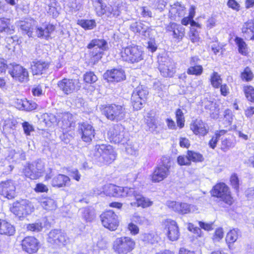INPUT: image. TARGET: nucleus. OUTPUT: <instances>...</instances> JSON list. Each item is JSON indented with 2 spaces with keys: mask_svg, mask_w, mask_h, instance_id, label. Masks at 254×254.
I'll return each mask as SVG.
<instances>
[{
  "mask_svg": "<svg viewBox=\"0 0 254 254\" xmlns=\"http://www.w3.org/2000/svg\"><path fill=\"white\" fill-rule=\"evenodd\" d=\"M93 156L100 164H110L116 158V154L112 146L101 144L95 146Z\"/></svg>",
  "mask_w": 254,
  "mask_h": 254,
  "instance_id": "1",
  "label": "nucleus"
},
{
  "mask_svg": "<svg viewBox=\"0 0 254 254\" xmlns=\"http://www.w3.org/2000/svg\"><path fill=\"white\" fill-rule=\"evenodd\" d=\"M120 55L124 61L135 64L143 60L144 53L138 46L130 45L123 47L121 51Z\"/></svg>",
  "mask_w": 254,
  "mask_h": 254,
  "instance_id": "2",
  "label": "nucleus"
},
{
  "mask_svg": "<svg viewBox=\"0 0 254 254\" xmlns=\"http://www.w3.org/2000/svg\"><path fill=\"white\" fill-rule=\"evenodd\" d=\"M87 48L90 50V60L94 64L101 60L104 52L108 49V45L104 39H93L88 45Z\"/></svg>",
  "mask_w": 254,
  "mask_h": 254,
  "instance_id": "3",
  "label": "nucleus"
},
{
  "mask_svg": "<svg viewBox=\"0 0 254 254\" xmlns=\"http://www.w3.org/2000/svg\"><path fill=\"white\" fill-rule=\"evenodd\" d=\"M98 16L106 15L108 17H117L120 14L119 5H106L104 0H90Z\"/></svg>",
  "mask_w": 254,
  "mask_h": 254,
  "instance_id": "4",
  "label": "nucleus"
},
{
  "mask_svg": "<svg viewBox=\"0 0 254 254\" xmlns=\"http://www.w3.org/2000/svg\"><path fill=\"white\" fill-rule=\"evenodd\" d=\"M135 243L129 237L117 238L113 242V249L118 254H127L135 248Z\"/></svg>",
  "mask_w": 254,
  "mask_h": 254,
  "instance_id": "5",
  "label": "nucleus"
},
{
  "mask_svg": "<svg viewBox=\"0 0 254 254\" xmlns=\"http://www.w3.org/2000/svg\"><path fill=\"white\" fill-rule=\"evenodd\" d=\"M33 204L27 199H21L13 203L11 212L19 218H24L34 211Z\"/></svg>",
  "mask_w": 254,
  "mask_h": 254,
  "instance_id": "6",
  "label": "nucleus"
},
{
  "mask_svg": "<svg viewBox=\"0 0 254 254\" xmlns=\"http://www.w3.org/2000/svg\"><path fill=\"white\" fill-rule=\"evenodd\" d=\"M171 168L169 159L167 157H163L161 159V164L155 168L151 176L153 182H160L166 179L170 174Z\"/></svg>",
  "mask_w": 254,
  "mask_h": 254,
  "instance_id": "7",
  "label": "nucleus"
},
{
  "mask_svg": "<svg viewBox=\"0 0 254 254\" xmlns=\"http://www.w3.org/2000/svg\"><path fill=\"white\" fill-rule=\"evenodd\" d=\"M103 112L108 119L116 122L123 120L126 114L123 106L115 104L107 105L104 108Z\"/></svg>",
  "mask_w": 254,
  "mask_h": 254,
  "instance_id": "8",
  "label": "nucleus"
},
{
  "mask_svg": "<svg viewBox=\"0 0 254 254\" xmlns=\"http://www.w3.org/2000/svg\"><path fill=\"white\" fill-rule=\"evenodd\" d=\"M211 193L213 196L220 198L221 200L229 205L232 204L234 202L229 188L223 183L216 184L213 187Z\"/></svg>",
  "mask_w": 254,
  "mask_h": 254,
  "instance_id": "9",
  "label": "nucleus"
},
{
  "mask_svg": "<svg viewBox=\"0 0 254 254\" xmlns=\"http://www.w3.org/2000/svg\"><path fill=\"white\" fill-rule=\"evenodd\" d=\"M158 61L161 74L164 77L173 76L176 72L173 61L165 55L159 57Z\"/></svg>",
  "mask_w": 254,
  "mask_h": 254,
  "instance_id": "10",
  "label": "nucleus"
},
{
  "mask_svg": "<svg viewBox=\"0 0 254 254\" xmlns=\"http://www.w3.org/2000/svg\"><path fill=\"white\" fill-rule=\"evenodd\" d=\"M107 135L111 142L124 145L127 143V139L125 136V128L122 125H116L110 127Z\"/></svg>",
  "mask_w": 254,
  "mask_h": 254,
  "instance_id": "11",
  "label": "nucleus"
},
{
  "mask_svg": "<svg viewBox=\"0 0 254 254\" xmlns=\"http://www.w3.org/2000/svg\"><path fill=\"white\" fill-rule=\"evenodd\" d=\"M166 205L169 208L180 214L193 213L197 210L195 205L185 202L169 200L167 201Z\"/></svg>",
  "mask_w": 254,
  "mask_h": 254,
  "instance_id": "12",
  "label": "nucleus"
},
{
  "mask_svg": "<svg viewBox=\"0 0 254 254\" xmlns=\"http://www.w3.org/2000/svg\"><path fill=\"white\" fill-rule=\"evenodd\" d=\"M103 193L114 197H127L132 192L130 188L118 187L112 184L105 185L103 187Z\"/></svg>",
  "mask_w": 254,
  "mask_h": 254,
  "instance_id": "13",
  "label": "nucleus"
},
{
  "mask_svg": "<svg viewBox=\"0 0 254 254\" xmlns=\"http://www.w3.org/2000/svg\"><path fill=\"white\" fill-rule=\"evenodd\" d=\"M103 226L111 231H115L119 226L118 216L112 211H107L100 215Z\"/></svg>",
  "mask_w": 254,
  "mask_h": 254,
  "instance_id": "14",
  "label": "nucleus"
},
{
  "mask_svg": "<svg viewBox=\"0 0 254 254\" xmlns=\"http://www.w3.org/2000/svg\"><path fill=\"white\" fill-rule=\"evenodd\" d=\"M132 192L127 194V197L130 200L132 198L135 200V201L130 202V205L134 207H141L146 208L152 205L153 202L149 198L144 197L139 192L135 190L134 188H130Z\"/></svg>",
  "mask_w": 254,
  "mask_h": 254,
  "instance_id": "15",
  "label": "nucleus"
},
{
  "mask_svg": "<svg viewBox=\"0 0 254 254\" xmlns=\"http://www.w3.org/2000/svg\"><path fill=\"white\" fill-rule=\"evenodd\" d=\"M60 89L65 94H69L80 88V83L77 79L64 78L58 82Z\"/></svg>",
  "mask_w": 254,
  "mask_h": 254,
  "instance_id": "16",
  "label": "nucleus"
},
{
  "mask_svg": "<svg viewBox=\"0 0 254 254\" xmlns=\"http://www.w3.org/2000/svg\"><path fill=\"white\" fill-rule=\"evenodd\" d=\"M8 73L16 81L25 82L29 80V73L27 69L19 64H13L9 68Z\"/></svg>",
  "mask_w": 254,
  "mask_h": 254,
  "instance_id": "17",
  "label": "nucleus"
},
{
  "mask_svg": "<svg viewBox=\"0 0 254 254\" xmlns=\"http://www.w3.org/2000/svg\"><path fill=\"white\" fill-rule=\"evenodd\" d=\"M44 170V165L41 162L28 164L24 169L25 176L32 180H35L41 176Z\"/></svg>",
  "mask_w": 254,
  "mask_h": 254,
  "instance_id": "18",
  "label": "nucleus"
},
{
  "mask_svg": "<svg viewBox=\"0 0 254 254\" xmlns=\"http://www.w3.org/2000/svg\"><path fill=\"white\" fill-rule=\"evenodd\" d=\"M0 194L9 199L13 198L16 195V187L14 182L11 180L0 182Z\"/></svg>",
  "mask_w": 254,
  "mask_h": 254,
  "instance_id": "19",
  "label": "nucleus"
},
{
  "mask_svg": "<svg viewBox=\"0 0 254 254\" xmlns=\"http://www.w3.org/2000/svg\"><path fill=\"white\" fill-rule=\"evenodd\" d=\"M48 241L50 243L58 246H65L69 242L66 234L59 230L50 231Z\"/></svg>",
  "mask_w": 254,
  "mask_h": 254,
  "instance_id": "20",
  "label": "nucleus"
},
{
  "mask_svg": "<svg viewBox=\"0 0 254 254\" xmlns=\"http://www.w3.org/2000/svg\"><path fill=\"white\" fill-rule=\"evenodd\" d=\"M163 225L167 231V236L170 240L176 241L180 236L179 227L174 220L170 219L165 220L163 222Z\"/></svg>",
  "mask_w": 254,
  "mask_h": 254,
  "instance_id": "21",
  "label": "nucleus"
},
{
  "mask_svg": "<svg viewBox=\"0 0 254 254\" xmlns=\"http://www.w3.org/2000/svg\"><path fill=\"white\" fill-rule=\"evenodd\" d=\"M58 117L60 119L58 121V126L63 129V131L68 132L74 127V120L70 113H61Z\"/></svg>",
  "mask_w": 254,
  "mask_h": 254,
  "instance_id": "22",
  "label": "nucleus"
},
{
  "mask_svg": "<svg viewBox=\"0 0 254 254\" xmlns=\"http://www.w3.org/2000/svg\"><path fill=\"white\" fill-rule=\"evenodd\" d=\"M21 246L23 251L31 254L37 252L39 248V242L35 237L28 236L22 241Z\"/></svg>",
  "mask_w": 254,
  "mask_h": 254,
  "instance_id": "23",
  "label": "nucleus"
},
{
  "mask_svg": "<svg viewBox=\"0 0 254 254\" xmlns=\"http://www.w3.org/2000/svg\"><path fill=\"white\" fill-rule=\"evenodd\" d=\"M104 76L108 81L120 82L126 79L125 71L122 68H115L108 70Z\"/></svg>",
  "mask_w": 254,
  "mask_h": 254,
  "instance_id": "24",
  "label": "nucleus"
},
{
  "mask_svg": "<svg viewBox=\"0 0 254 254\" xmlns=\"http://www.w3.org/2000/svg\"><path fill=\"white\" fill-rule=\"evenodd\" d=\"M79 133L82 140L86 142H90L95 136V130L90 124L83 123L79 126Z\"/></svg>",
  "mask_w": 254,
  "mask_h": 254,
  "instance_id": "25",
  "label": "nucleus"
},
{
  "mask_svg": "<svg viewBox=\"0 0 254 254\" xmlns=\"http://www.w3.org/2000/svg\"><path fill=\"white\" fill-rule=\"evenodd\" d=\"M190 128L196 135L204 136L208 132V127L202 120L196 119L190 125Z\"/></svg>",
  "mask_w": 254,
  "mask_h": 254,
  "instance_id": "26",
  "label": "nucleus"
},
{
  "mask_svg": "<svg viewBox=\"0 0 254 254\" xmlns=\"http://www.w3.org/2000/svg\"><path fill=\"white\" fill-rule=\"evenodd\" d=\"M55 30L54 25L49 23H44L41 26H37L35 33L39 38H48Z\"/></svg>",
  "mask_w": 254,
  "mask_h": 254,
  "instance_id": "27",
  "label": "nucleus"
},
{
  "mask_svg": "<svg viewBox=\"0 0 254 254\" xmlns=\"http://www.w3.org/2000/svg\"><path fill=\"white\" fill-rule=\"evenodd\" d=\"M49 67V64L42 60L34 61L31 64L32 72L34 75L43 74Z\"/></svg>",
  "mask_w": 254,
  "mask_h": 254,
  "instance_id": "28",
  "label": "nucleus"
},
{
  "mask_svg": "<svg viewBox=\"0 0 254 254\" xmlns=\"http://www.w3.org/2000/svg\"><path fill=\"white\" fill-rule=\"evenodd\" d=\"M220 140H221V149L224 152L227 151L235 145L234 136L232 134L228 133L227 131L226 134L221 137Z\"/></svg>",
  "mask_w": 254,
  "mask_h": 254,
  "instance_id": "29",
  "label": "nucleus"
},
{
  "mask_svg": "<svg viewBox=\"0 0 254 254\" xmlns=\"http://www.w3.org/2000/svg\"><path fill=\"white\" fill-rule=\"evenodd\" d=\"M242 31L246 38L251 40H254V19L249 20L244 23Z\"/></svg>",
  "mask_w": 254,
  "mask_h": 254,
  "instance_id": "30",
  "label": "nucleus"
},
{
  "mask_svg": "<svg viewBox=\"0 0 254 254\" xmlns=\"http://www.w3.org/2000/svg\"><path fill=\"white\" fill-rule=\"evenodd\" d=\"M70 180L68 177L64 175L59 174L53 178L52 185L54 187L61 188L70 185Z\"/></svg>",
  "mask_w": 254,
  "mask_h": 254,
  "instance_id": "31",
  "label": "nucleus"
},
{
  "mask_svg": "<svg viewBox=\"0 0 254 254\" xmlns=\"http://www.w3.org/2000/svg\"><path fill=\"white\" fill-rule=\"evenodd\" d=\"M15 231L13 225L4 220L0 219V234L12 236L14 235Z\"/></svg>",
  "mask_w": 254,
  "mask_h": 254,
  "instance_id": "32",
  "label": "nucleus"
},
{
  "mask_svg": "<svg viewBox=\"0 0 254 254\" xmlns=\"http://www.w3.org/2000/svg\"><path fill=\"white\" fill-rule=\"evenodd\" d=\"M39 202L40 203L42 207L44 209L48 211H52L56 209L57 208V203L56 201L50 197L41 198L39 200Z\"/></svg>",
  "mask_w": 254,
  "mask_h": 254,
  "instance_id": "33",
  "label": "nucleus"
},
{
  "mask_svg": "<svg viewBox=\"0 0 254 254\" xmlns=\"http://www.w3.org/2000/svg\"><path fill=\"white\" fill-rule=\"evenodd\" d=\"M169 12L174 16L181 17L185 13V7L180 2H177L171 5Z\"/></svg>",
  "mask_w": 254,
  "mask_h": 254,
  "instance_id": "34",
  "label": "nucleus"
},
{
  "mask_svg": "<svg viewBox=\"0 0 254 254\" xmlns=\"http://www.w3.org/2000/svg\"><path fill=\"white\" fill-rule=\"evenodd\" d=\"M148 94V90L143 86L136 87L132 93L133 99H136L137 98H140L144 101H145Z\"/></svg>",
  "mask_w": 254,
  "mask_h": 254,
  "instance_id": "35",
  "label": "nucleus"
},
{
  "mask_svg": "<svg viewBox=\"0 0 254 254\" xmlns=\"http://www.w3.org/2000/svg\"><path fill=\"white\" fill-rule=\"evenodd\" d=\"M80 211L82 218L86 222H91L95 217V211L92 208H83Z\"/></svg>",
  "mask_w": 254,
  "mask_h": 254,
  "instance_id": "36",
  "label": "nucleus"
},
{
  "mask_svg": "<svg viewBox=\"0 0 254 254\" xmlns=\"http://www.w3.org/2000/svg\"><path fill=\"white\" fill-rule=\"evenodd\" d=\"M130 28L134 32L143 34L148 30V26L141 22H136L132 23Z\"/></svg>",
  "mask_w": 254,
  "mask_h": 254,
  "instance_id": "37",
  "label": "nucleus"
},
{
  "mask_svg": "<svg viewBox=\"0 0 254 254\" xmlns=\"http://www.w3.org/2000/svg\"><path fill=\"white\" fill-rule=\"evenodd\" d=\"M131 221L140 226L144 227L150 224V221L143 215L135 213L131 218Z\"/></svg>",
  "mask_w": 254,
  "mask_h": 254,
  "instance_id": "38",
  "label": "nucleus"
},
{
  "mask_svg": "<svg viewBox=\"0 0 254 254\" xmlns=\"http://www.w3.org/2000/svg\"><path fill=\"white\" fill-rule=\"evenodd\" d=\"M59 9L57 1L56 0H50L48 5L47 12L53 17H56L59 14Z\"/></svg>",
  "mask_w": 254,
  "mask_h": 254,
  "instance_id": "39",
  "label": "nucleus"
},
{
  "mask_svg": "<svg viewBox=\"0 0 254 254\" xmlns=\"http://www.w3.org/2000/svg\"><path fill=\"white\" fill-rule=\"evenodd\" d=\"M44 121L47 127L58 125V121L57 117L51 113H46L43 115Z\"/></svg>",
  "mask_w": 254,
  "mask_h": 254,
  "instance_id": "40",
  "label": "nucleus"
},
{
  "mask_svg": "<svg viewBox=\"0 0 254 254\" xmlns=\"http://www.w3.org/2000/svg\"><path fill=\"white\" fill-rule=\"evenodd\" d=\"M240 235V232L238 229L231 230L226 235V242L229 245L233 244L237 240Z\"/></svg>",
  "mask_w": 254,
  "mask_h": 254,
  "instance_id": "41",
  "label": "nucleus"
},
{
  "mask_svg": "<svg viewBox=\"0 0 254 254\" xmlns=\"http://www.w3.org/2000/svg\"><path fill=\"white\" fill-rule=\"evenodd\" d=\"M32 22H33L32 20H30L29 22L21 21L19 25L23 33L27 34L29 37H31L33 35Z\"/></svg>",
  "mask_w": 254,
  "mask_h": 254,
  "instance_id": "42",
  "label": "nucleus"
},
{
  "mask_svg": "<svg viewBox=\"0 0 254 254\" xmlns=\"http://www.w3.org/2000/svg\"><path fill=\"white\" fill-rule=\"evenodd\" d=\"M227 133V130L221 129L216 131L215 133V136H213L209 142V145L210 147L214 149L216 146L218 140L220 139L222 136H224Z\"/></svg>",
  "mask_w": 254,
  "mask_h": 254,
  "instance_id": "43",
  "label": "nucleus"
},
{
  "mask_svg": "<svg viewBox=\"0 0 254 254\" xmlns=\"http://www.w3.org/2000/svg\"><path fill=\"white\" fill-rule=\"evenodd\" d=\"M3 32L9 34L13 33V29L12 26L10 27L8 19L0 18V32Z\"/></svg>",
  "mask_w": 254,
  "mask_h": 254,
  "instance_id": "44",
  "label": "nucleus"
},
{
  "mask_svg": "<svg viewBox=\"0 0 254 254\" xmlns=\"http://www.w3.org/2000/svg\"><path fill=\"white\" fill-rule=\"evenodd\" d=\"M235 42L238 47L239 52L243 55L248 54V46L244 40L240 37H236Z\"/></svg>",
  "mask_w": 254,
  "mask_h": 254,
  "instance_id": "45",
  "label": "nucleus"
},
{
  "mask_svg": "<svg viewBox=\"0 0 254 254\" xmlns=\"http://www.w3.org/2000/svg\"><path fill=\"white\" fill-rule=\"evenodd\" d=\"M210 80L212 86L215 88H219L222 82L221 76L216 72H213L211 74Z\"/></svg>",
  "mask_w": 254,
  "mask_h": 254,
  "instance_id": "46",
  "label": "nucleus"
},
{
  "mask_svg": "<svg viewBox=\"0 0 254 254\" xmlns=\"http://www.w3.org/2000/svg\"><path fill=\"white\" fill-rule=\"evenodd\" d=\"M188 155L190 162H202L204 160L202 155L195 151L189 150Z\"/></svg>",
  "mask_w": 254,
  "mask_h": 254,
  "instance_id": "47",
  "label": "nucleus"
},
{
  "mask_svg": "<svg viewBox=\"0 0 254 254\" xmlns=\"http://www.w3.org/2000/svg\"><path fill=\"white\" fill-rule=\"evenodd\" d=\"M26 229L28 231L31 232H39L42 231L43 224L42 222L37 221L33 223L27 224Z\"/></svg>",
  "mask_w": 254,
  "mask_h": 254,
  "instance_id": "48",
  "label": "nucleus"
},
{
  "mask_svg": "<svg viewBox=\"0 0 254 254\" xmlns=\"http://www.w3.org/2000/svg\"><path fill=\"white\" fill-rule=\"evenodd\" d=\"M203 71V68L200 65L190 66L187 69V73L190 75H200Z\"/></svg>",
  "mask_w": 254,
  "mask_h": 254,
  "instance_id": "49",
  "label": "nucleus"
},
{
  "mask_svg": "<svg viewBox=\"0 0 254 254\" xmlns=\"http://www.w3.org/2000/svg\"><path fill=\"white\" fill-rule=\"evenodd\" d=\"M78 23L85 29H92L96 26L94 20H81Z\"/></svg>",
  "mask_w": 254,
  "mask_h": 254,
  "instance_id": "50",
  "label": "nucleus"
},
{
  "mask_svg": "<svg viewBox=\"0 0 254 254\" xmlns=\"http://www.w3.org/2000/svg\"><path fill=\"white\" fill-rule=\"evenodd\" d=\"M245 96L248 100L254 101V88L252 86H246L244 87Z\"/></svg>",
  "mask_w": 254,
  "mask_h": 254,
  "instance_id": "51",
  "label": "nucleus"
},
{
  "mask_svg": "<svg viewBox=\"0 0 254 254\" xmlns=\"http://www.w3.org/2000/svg\"><path fill=\"white\" fill-rule=\"evenodd\" d=\"M176 117L178 126L182 128L184 126L185 118L182 111L178 109L176 111Z\"/></svg>",
  "mask_w": 254,
  "mask_h": 254,
  "instance_id": "52",
  "label": "nucleus"
},
{
  "mask_svg": "<svg viewBox=\"0 0 254 254\" xmlns=\"http://www.w3.org/2000/svg\"><path fill=\"white\" fill-rule=\"evenodd\" d=\"M173 34L174 38L179 40H181L185 35L184 28L182 25L178 24Z\"/></svg>",
  "mask_w": 254,
  "mask_h": 254,
  "instance_id": "53",
  "label": "nucleus"
},
{
  "mask_svg": "<svg viewBox=\"0 0 254 254\" xmlns=\"http://www.w3.org/2000/svg\"><path fill=\"white\" fill-rule=\"evenodd\" d=\"M22 150L17 152L15 150L10 149L8 150V154L6 158L8 160L12 159L13 161H16L22 155Z\"/></svg>",
  "mask_w": 254,
  "mask_h": 254,
  "instance_id": "54",
  "label": "nucleus"
},
{
  "mask_svg": "<svg viewBox=\"0 0 254 254\" xmlns=\"http://www.w3.org/2000/svg\"><path fill=\"white\" fill-rule=\"evenodd\" d=\"M241 78L247 81H251L253 78V73L251 69L247 67L241 73Z\"/></svg>",
  "mask_w": 254,
  "mask_h": 254,
  "instance_id": "55",
  "label": "nucleus"
},
{
  "mask_svg": "<svg viewBox=\"0 0 254 254\" xmlns=\"http://www.w3.org/2000/svg\"><path fill=\"white\" fill-rule=\"evenodd\" d=\"M97 80V77L94 72L90 71L84 75V80L88 83H94Z\"/></svg>",
  "mask_w": 254,
  "mask_h": 254,
  "instance_id": "56",
  "label": "nucleus"
},
{
  "mask_svg": "<svg viewBox=\"0 0 254 254\" xmlns=\"http://www.w3.org/2000/svg\"><path fill=\"white\" fill-rule=\"evenodd\" d=\"M131 100L133 108L136 110L140 109L145 103V101L140 98H137L136 99H133L132 95L131 96Z\"/></svg>",
  "mask_w": 254,
  "mask_h": 254,
  "instance_id": "57",
  "label": "nucleus"
},
{
  "mask_svg": "<svg viewBox=\"0 0 254 254\" xmlns=\"http://www.w3.org/2000/svg\"><path fill=\"white\" fill-rule=\"evenodd\" d=\"M156 237L152 233H145L142 235V240L147 243H154L156 240Z\"/></svg>",
  "mask_w": 254,
  "mask_h": 254,
  "instance_id": "58",
  "label": "nucleus"
},
{
  "mask_svg": "<svg viewBox=\"0 0 254 254\" xmlns=\"http://www.w3.org/2000/svg\"><path fill=\"white\" fill-rule=\"evenodd\" d=\"M37 104L32 101H28L25 99L24 106L22 110L27 111H32L37 108Z\"/></svg>",
  "mask_w": 254,
  "mask_h": 254,
  "instance_id": "59",
  "label": "nucleus"
},
{
  "mask_svg": "<svg viewBox=\"0 0 254 254\" xmlns=\"http://www.w3.org/2000/svg\"><path fill=\"white\" fill-rule=\"evenodd\" d=\"M81 1L82 0H70L68 5L71 10H78L81 7Z\"/></svg>",
  "mask_w": 254,
  "mask_h": 254,
  "instance_id": "60",
  "label": "nucleus"
},
{
  "mask_svg": "<svg viewBox=\"0 0 254 254\" xmlns=\"http://www.w3.org/2000/svg\"><path fill=\"white\" fill-rule=\"evenodd\" d=\"M127 229L132 235H136L139 233V227L132 221L128 224Z\"/></svg>",
  "mask_w": 254,
  "mask_h": 254,
  "instance_id": "61",
  "label": "nucleus"
},
{
  "mask_svg": "<svg viewBox=\"0 0 254 254\" xmlns=\"http://www.w3.org/2000/svg\"><path fill=\"white\" fill-rule=\"evenodd\" d=\"M188 229L190 231L196 234L198 237L201 236L202 231L201 229L197 227H195L193 224L189 223Z\"/></svg>",
  "mask_w": 254,
  "mask_h": 254,
  "instance_id": "62",
  "label": "nucleus"
},
{
  "mask_svg": "<svg viewBox=\"0 0 254 254\" xmlns=\"http://www.w3.org/2000/svg\"><path fill=\"white\" fill-rule=\"evenodd\" d=\"M178 163L180 165H190V162L188 157V154L186 156H179L178 157Z\"/></svg>",
  "mask_w": 254,
  "mask_h": 254,
  "instance_id": "63",
  "label": "nucleus"
},
{
  "mask_svg": "<svg viewBox=\"0 0 254 254\" xmlns=\"http://www.w3.org/2000/svg\"><path fill=\"white\" fill-rule=\"evenodd\" d=\"M230 182L233 188L238 191L239 190V181L236 174H233L231 176Z\"/></svg>",
  "mask_w": 254,
  "mask_h": 254,
  "instance_id": "64",
  "label": "nucleus"
}]
</instances>
